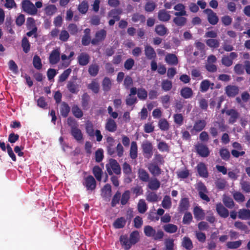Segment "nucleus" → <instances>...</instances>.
Here are the masks:
<instances>
[{"label": "nucleus", "instance_id": "53", "mask_svg": "<svg viewBox=\"0 0 250 250\" xmlns=\"http://www.w3.org/2000/svg\"><path fill=\"white\" fill-rule=\"evenodd\" d=\"M158 126L160 129L163 131H167L169 129V125L166 119H161L158 123Z\"/></svg>", "mask_w": 250, "mask_h": 250}, {"label": "nucleus", "instance_id": "25", "mask_svg": "<svg viewBox=\"0 0 250 250\" xmlns=\"http://www.w3.org/2000/svg\"><path fill=\"white\" fill-rule=\"evenodd\" d=\"M169 12L166 11L165 9L159 10L158 13V19L162 21L166 22L168 21L171 18Z\"/></svg>", "mask_w": 250, "mask_h": 250}, {"label": "nucleus", "instance_id": "16", "mask_svg": "<svg viewBox=\"0 0 250 250\" xmlns=\"http://www.w3.org/2000/svg\"><path fill=\"white\" fill-rule=\"evenodd\" d=\"M190 207L189 199L188 198H183L180 201L178 209L179 212L183 213L189 209Z\"/></svg>", "mask_w": 250, "mask_h": 250}, {"label": "nucleus", "instance_id": "13", "mask_svg": "<svg viewBox=\"0 0 250 250\" xmlns=\"http://www.w3.org/2000/svg\"><path fill=\"white\" fill-rule=\"evenodd\" d=\"M60 60V52L59 48L53 50L49 57V62L51 64H56Z\"/></svg>", "mask_w": 250, "mask_h": 250}, {"label": "nucleus", "instance_id": "5", "mask_svg": "<svg viewBox=\"0 0 250 250\" xmlns=\"http://www.w3.org/2000/svg\"><path fill=\"white\" fill-rule=\"evenodd\" d=\"M227 129V126L223 121H216L213 123V126L209 128V133L213 137H216L218 134V130L224 132Z\"/></svg>", "mask_w": 250, "mask_h": 250}, {"label": "nucleus", "instance_id": "41", "mask_svg": "<svg viewBox=\"0 0 250 250\" xmlns=\"http://www.w3.org/2000/svg\"><path fill=\"white\" fill-rule=\"evenodd\" d=\"M126 224V220L124 217H121L117 218L113 223V226L116 229L123 228Z\"/></svg>", "mask_w": 250, "mask_h": 250}, {"label": "nucleus", "instance_id": "33", "mask_svg": "<svg viewBox=\"0 0 250 250\" xmlns=\"http://www.w3.org/2000/svg\"><path fill=\"white\" fill-rule=\"evenodd\" d=\"M70 111V108L68 104L65 102H62L60 107V112L61 115L63 117L66 118L68 116Z\"/></svg>", "mask_w": 250, "mask_h": 250}, {"label": "nucleus", "instance_id": "28", "mask_svg": "<svg viewBox=\"0 0 250 250\" xmlns=\"http://www.w3.org/2000/svg\"><path fill=\"white\" fill-rule=\"evenodd\" d=\"M129 156L133 160L136 159L138 156V146L135 141H132L131 143Z\"/></svg>", "mask_w": 250, "mask_h": 250}, {"label": "nucleus", "instance_id": "50", "mask_svg": "<svg viewBox=\"0 0 250 250\" xmlns=\"http://www.w3.org/2000/svg\"><path fill=\"white\" fill-rule=\"evenodd\" d=\"M131 20L134 22L140 21V23H143L146 21V17L142 14L134 13L132 16Z\"/></svg>", "mask_w": 250, "mask_h": 250}, {"label": "nucleus", "instance_id": "19", "mask_svg": "<svg viewBox=\"0 0 250 250\" xmlns=\"http://www.w3.org/2000/svg\"><path fill=\"white\" fill-rule=\"evenodd\" d=\"M90 56L85 52L81 53L78 57V62L81 66H85L90 62Z\"/></svg>", "mask_w": 250, "mask_h": 250}, {"label": "nucleus", "instance_id": "11", "mask_svg": "<svg viewBox=\"0 0 250 250\" xmlns=\"http://www.w3.org/2000/svg\"><path fill=\"white\" fill-rule=\"evenodd\" d=\"M106 36V31L104 29H101L95 34V38L93 39L91 42L93 45H97L99 42L104 41Z\"/></svg>", "mask_w": 250, "mask_h": 250}, {"label": "nucleus", "instance_id": "15", "mask_svg": "<svg viewBox=\"0 0 250 250\" xmlns=\"http://www.w3.org/2000/svg\"><path fill=\"white\" fill-rule=\"evenodd\" d=\"M226 95L229 97H234L239 93V87L235 85H227L225 89Z\"/></svg>", "mask_w": 250, "mask_h": 250}, {"label": "nucleus", "instance_id": "20", "mask_svg": "<svg viewBox=\"0 0 250 250\" xmlns=\"http://www.w3.org/2000/svg\"><path fill=\"white\" fill-rule=\"evenodd\" d=\"M197 170L198 173L200 177L203 178H208V169L206 165L203 163H199L197 167Z\"/></svg>", "mask_w": 250, "mask_h": 250}, {"label": "nucleus", "instance_id": "60", "mask_svg": "<svg viewBox=\"0 0 250 250\" xmlns=\"http://www.w3.org/2000/svg\"><path fill=\"white\" fill-rule=\"evenodd\" d=\"M74 116L78 118H81L83 116V112L77 105H74L72 108Z\"/></svg>", "mask_w": 250, "mask_h": 250}, {"label": "nucleus", "instance_id": "42", "mask_svg": "<svg viewBox=\"0 0 250 250\" xmlns=\"http://www.w3.org/2000/svg\"><path fill=\"white\" fill-rule=\"evenodd\" d=\"M99 66L96 63L91 64L88 68V73L92 77H95L98 73Z\"/></svg>", "mask_w": 250, "mask_h": 250}, {"label": "nucleus", "instance_id": "10", "mask_svg": "<svg viewBox=\"0 0 250 250\" xmlns=\"http://www.w3.org/2000/svg\"><path fill=\"white\" fill-rule=\"evenodd\" d=\"M195 149L197 153L202 157H207L210 153L208 147L202 143L197 144L195 146Z\"/></svg>", "mask_w": 250, "mask_h": 250}, {"label": "nucleus", "instance_id": "52", "mask_svg": "<svg viewBox=\"0 0 250 250\" xmlns=\"http://www.w3.org/2000/svg\"><path fill=\"white\" fill-rule=\"evenodd\" d=\"M242 243V242L241 240L236 241H229L227 242L226 246L229 249H235L239 248Z\"/></svg>", "mask_w": 250, "mask_h": 250}, {"label": "nucleus", "instance_id": "48", "mask_svg": "<svg viewBox=\"0 0 250 250\" xmlns=\"http://www.w3.org/2000/svg\"><path fill=\"white\" fill-rule=\"evenodd\" d=\"M130 198V192L129 190H125L122 195H121V204L124 206L126 205L128 202L129 199Z\"/></svg>", "mask_w": 250, "mask_h": 250}, {"label": "nucleus", "instance_id": "24", "mask_svg": "<svg viewBox=\"0 0 250 250\" xmlns=\"http://www.w3.org/2000/svg\"><path fill=\"white\" fill-rule=\"evenodd\" d=\"M193 214L197 220H203L205 218V213L204 210L199 206H196L193 210Z\"/></svg>", "mask_w": 250, "mask_h": 250}, {"label": "nucleus", "instance_id": "45", "mask_svg": "<svg viewBox=\"0 0 250 250\" xmlns=\"http://www.w3.org/2000/svg\"><path fill=\"white\" fill-rule=\"evenodd\" d=\"M137 208L139 213H144L147 209V205L144 199H140L137 205Z\"/></svg>", "mask_w": 250, "mask_h": 250}, {"label": "nucleus", "instance_id": "44", "mask_svg": "<svg viewBox=\"0 0 250 250\" xmlns=\"http://www.w3.org/2000/svg\"><path fill=\"white\" fill-rule=\"evenodd\" d=\"M111 82L109 78L106 77L103 79L102 82V87L104 91H109L111 89Z\"/></svg>", "mask_w": 250, "mask_h": 250}, {"label": "nucleus", "instance_id": "30", "mask_svg": "<svg viewBox=\"0 0 250 250\" xmlns=\"http://www.w3.org/2000/svg\"><path fill=\"white\" fill-rule=\"evenodd\" d=\"M165 61L169 65H176L178 63V58L174 54H167L166 56Z\"/></svg>", "mask_w": 250, "mask_h": 250}, {"label": "nucleus", "instance_id": "62", "mask_svg": "<svg viewBox=\"0 0 250 250\" xmlns=\"http://www.w3.org/2000/svg\"><path fill=\"white\" fill-rule=\"evenodd\" d=\"M234 226L237 229L246 233L249 232L248 227L243 222L240 221H236L234 223Z\"/></svg>", "mask_w": 250, "mask_h": 250}, {"label": "nucleus", "instance_id": "27", "mask_svg": "<svg viewBox=\"0 0 250 250\" xmlns=\"http://www.w3.org/2000/svg\"><path fill=\"white\" fill-rule=\"evenodd\" d=\"M206 125V122L204 120H198L195 122L191 132H192L193 130H195L196 132H200L205 127Z\"/></svg>", "mask_w": 250, "mask_h": 250}, {"label": "nucleus", "instance_id": "64", "mask_svg": "<svg viewBox=\"0 0 250 250\" xmlns=\"http://www.w3.org/2000/svg\"><path fill=\"white\" fill-rule=\"evenodd\" d=\"M173 119L174 122L176 125H178L179 126H181L183 125L184 122V117L182 114H175L173 115Z\"/></svg>", "mask_w": 250, "mask_h": 250}, {"label": "nucleus", "instance_id": "34", "mask_svg": "<svg viewBox=\"0 0 250 250\" xmlns=\"http://www.w3.org/2000/svg\"><path fill=\"white\" fill-rule=\"evenodd\" d=\"M21 45L23 51L25 53H27L29 52L31 48V44L26 37L24 36L22 38Z\"/></svg>", "mask_w": 250, "mask_h": 250}, {"label": "nucleus", "instance_id": "3", "mask_svg": "<svg viewBox=\"0 0 250 250\" xmlns=\"http://www.w3.org/2000/svg\"><path fill=\"white\" fill-rule=\"evenodd\" d=\"M144 231L146 236L152 237L155 241H161L164 236V233L161 229L156 231L152 227L149 225L144 227Z\"/></svg>", "mask_w": 250, "mask_h": 250}, {"label": "nucleus", "instance_id": "56", "mask_svg": "<svg viewBox=\"0 0 250 250\" xmlns=\"http://www.w3.org/2000/svg\"><path fill=\"white\" fill-rule=\"evenodd\" d=\"M92 172L96 179L100 181L102 179V169L98 166H95L93 168Z\"/></svg>", "mask_w": 250, "mask_h": 250}, {"label": "nucleus", "instance_id": "14", "mask_svg": "<svg viewBox=\"0 0 250 250\" xmlns=\"http://www.w3.org/2000/svg\"><path fill=\"white\" fill-rule=\"evenodd\" d=\"M216 210L218 214L222 218H226L229 215V211L221 203L216 205Z\"/></svg>", "mask_w": 250, "mask_h": 250}, {"label": "nucleus", "instance_id": "51", "mask_svg": "<svg viewBox=\"0 0 250 250\" xmlns=\"http://www.w3.org/2000/svg\"><path fill=\"white\" fill-rule=\"evenodd\" d=\"M219 154L221 158L225 161L229 160L230 156L229 151L226 148H221L219 150Z\"/></svg>", "mask_w": 250, "mask_h": 250}, {"label": "nucleus", "instance_id": "6", "mask_svg": "<svg viewBox=\"0 0 250 250\" xmlns=\"http://www.w3.org/2000/svg\"><path fill=\"white\" fill-rule=\"evenodd\" d=\"M106 168L110 175H112L113 173L117 175L121 174V167L118 162L115 159H110L109 163L106 165Z\"/></svg>", "mask_w": 250, "mask_h": 250}, {"label": "nucleus", "instance_id": "7", "mask_svg": "<svg viewBox=\"0 0 250 250\" xmlns=\"http://www.w3.org/2000/svg\"><path fill=\"white\" fill-rule=\"evenodd\" d=\"M23 11L30 15H36L38 9L30 0H23L21 2Z\"/></svg>", "mask_w": 250, "mask_h": 250}, {"label": "nucleus", "instance_id": "1", "mask_svg": "<svg viewBox=\"0 0 250 250\" xmlns=\"http://www.w3.org/2000/svg\"><path fill=\"white\" fill-rule=\"evenodd\" d=\"M104 145L108 155L114 157L116 152L117 155L119 157H122L124 155V148L123 146L120 143H119L116 146L115 140L113 137H107Z\"/></svg>", "mask_w": 250, "mask_h": 250}, {"label": "nucleus", "instance_id": "4", "mask_svg": "<svg viewBox=\"0 0 250 250\" xmlns=\"http://www.w3.org/2000/svg\"><path fill=\"white\" fill-rule=\"evenodd\" d=\"M85 131L88 136L90 137H96V141L100 142L103 139V135L101 131L99 129L94 130V126L93 123L90 121H87L85 124Z\"/></svg>", "mask_w": 250, "mask_h": 250}, {"label": "nucleus", "instance_id": "36", "mask_svg": "<svg viewBox=\"0 0 250 250\" xmlns=\"http://www.w3.org/2000/svg\"><path fill=\"white\" fill-rule=\"evenodd\" d=\"M222 200L224 205L227 208L230 209L234 208L235 203L231 197L227 195H224Z\"/></svg>", "mask_w": 250, "mask_h": 250}, {"label": "nucleus", "instance_id": "59", "mask_svg": "<svg viewBox=\"0 0 250 250\" xmlns=\"http://www.w3.org/2000/svg\"><path fill=\"white\" fill-rule=\"evenodd\" d=\"M33 64L34 67L38 70L42 68V63L41 59L38 55H35L33 57Z\"/></svg>", "mask_w": 250, "mask_h": 250}, {"label": "nucleus", "instance_id": "38", "mask_svg": "<svg viewBox=\"0 0 250 250\" xmlns=\"http://www.w3.org/2000/svg\"><path fill=\"white\" fill-rule=\"evenodd\" d=\"M160 181L157 178H154L149 182L148 187L152 190H156L160 187Z\"/></svg>", "mask_w": 250, "mask_h": 250}, {"label": "nucleus", "instance_id": "54", "mask_svg": "<svg viewBox=\"0 0 250 250\" xmlns=\"http://www.w3.org/2000/svg\"><path fill=\"white\" fill-rule=\"evenodd\" d=\"M182 246L188 250H190L193 248L192 242L189 237H185L183 238Z\"/></svg>", "mask_w": 250, "mask_h": 250}, {"label": "nucleus", "instance_id": "58", "mask_svg": "<svg viewBox=\"0 0 250 250\" xmlns=\"http://www.w3.org/2000/svg\"><path fill=\"white\" fill-rule=\"evenodd\" d=\"M146 199L149 202H156L158 199V196L154 192H149L146 194Z\"/></svg>", "mask_w": 250, "mask_h": 250}, {"label": "nucleus", "instance_id": "9", "mask_svg": "<svg viewBox=\"0 0 250 250\" xmlns=\"http://www.w3.org/2000/svg\"><path fill=\"white\" fill-rule=\"evenodd\" d=\"M204 12L207 15L208 21L210 24L213 25L217 24L219 19L216 13L209 8L205 9Z\"/></svg>", "mask_w": 250, "mask_h": 250}, {"label": "nucleus", "instance_id": "18", "mask_svg": "<svg viewBox=\"0 0 250 250\" xmlns=\"http://www.w3.org/2000/svg\"><path fill=\"white\" fill-rule=\"evenodd\" d=\"M145 54L148 60H155L157 55L154 48L149 45L145 46Z\"/></svg>", "mask_w": 250, "mask_h": 250}, {"label": "nucleus", "instance_id": "39", "mask_svg": "<svg viewBox=\"0 0 250 250\" xmlns=\"http://www.w3.org/2000/svg\"><path fill=\"white\" fill-rule=\"evenodd\" d=\"M173 22L178 26H184L187 21V19L183 16H176L173 20Z\"/></svg>", "mask_w": 250, "mask_h": 250}, {"label": "nucleus", "instance_id": "17", "mask_svg": "<svg viewBox=\"0 0 250 250\" xmlns=\"http://www.w3.org/2000/svg\"><path fill=\"white\" fill-rule=\"evenodd\" d=\"M226 113L227 115L230 116L229 120V123L231 124H233L235 123L239 118L240 115L239 112L234 109L227 110L226 111Z\"/></svg>", "mask_w": 250, "mask_h": 250}, {"label": "nucleus", "instance_id": "31", "mask_svg": "<svg viewBox=\"0 0 250 250\" xmlns=\"http://www.w3.org/2000/svg\"><path fill=\"white\" fill-rule=\"evenodd\" d=\"M138 175L139 179L144 182L149 181V175L148 172L143 168H139L138 171Z\"/></svg>", "mask_w": 250, "mask_h": 250}, {"label": "nucleus", "instance_id": "2", "mask_svg": "<svg viewBox=\"0 0 250 250\" xmlns=\"http://www.w3.org/2000/svg\"><path fill=\"white\" fill-rule=\"evenodd\" d=\"M140 240V234L138 230L133 231L129 235H122L120 237V242L122 246L126 250H129L133 245H135Z\"/></svg>", "mask_w": 250, "mask_h": 250}, {"label": "nucleus", "instance_id": "40", "mask_svg": "<svg viewBox=\"0 0 250 250\" xmlns=\"http://www.w3.org/2000/svg\"><path fill=\"white\" fill-rule=\"evenodd\" d=\"M88 3L86 0L82 1L78 5V10L82 14H85L88 9Z\"/></svg>", "mask_w": 250, "mask_h": 250}, {"label": "nucleus", "instance_id": "29", "mask_svg": "<svg viewBox=\"0 0 250 250\" xmlns=\"http://www.w3.org/2000/svg\"><path fill=\"white\" fill-rule=\"evenodd\" d=\"M70 133L74 138L78 142H80L83 139L82 132L78 127L71 129Z\"/></svg>", "mask_w": 250, "mask_h": 250}, {"label": "nucleus", "instance_id": "57", "mask_svg": "<svg viewBox=\"0 0 250 250\" xmlns=\"http://www.w3.org/2000/svg\"><path fill=\"white\" fill-rule=\"evenodd\" d=\"M57 9L55 5H49L47 6L45 9L44 11L47 16H52L57 12Z\"/></svg>", "mask_w": 250, "mask_h": 250}, {"label": "nucleus", "instance_id": "26", "mask_svg": "<svg viewBox=\"0 0 250 250\" xmlns=\"http://www.w3.org/2000/svg\"><path fill=\"white\" fill-rule=\"evenodd\" d=\"M185 6L182 3H178L174 7V9L179 12H176L174 15L176 16H187V12L185 11Z\"/></svg>", "mask_w": 250, "mask_h": 250}, {"label": "nucleus", "instance_id": "35", "mask_svg": "<svg viewBox=\"0 0 250 250\" xmlns=\"http://www.w3.org/2000/svg\"><path fill=\"white\" fill-rule=\"evenodd\" d=\"M238 217L242 220L250 219V210L247 209H240L238 212Z\"/></svg>", "mask_w": 250, "mask_h": 250}, {"label": "nucleus", "instance_id": "32", "mask_svg": "<svg viewBox=\"0 0 250 250\" xmlns=\"http://www.w3.org/2000/svg\"><path fill=\"white\" fill-rule=\"evenodd\" d=\"M180 95L185 99H188L192 96L193 91L190 87H184L181 89Z\"/></svg>", "mask_w": 250, "mask_h": 250}, {"label": "nucleus", "instance_id": "46", "mask_svg": "<svg viewBox=\"0 0 250 250\" xmlns=\"http://www.w3.org/2000/svg\"><path fill=\"white\" fill-rule=\"evenodd\" d=\"M176 174L178 178L182 179L187 178L190 174L189 171L187 167H185L183 170L177 171Z\"/></svg>", "mask_w": 250, "mask_h": 250}, {"label": "nucleus", "instance_id": "23", "mask_svg": "<svg viewBox=\"0 0 250 250\" xmlns=\"http://www.w3.org/2000/svg\"><path fill=\"white\" fill-rule=\"evenodd\" d=\"M148 169L153 176H157L159 175L162 172L161 169L156 163H150L148 165Z\"/></svg>", "mask_w": 250, "mask_h": 250}, {"label": "nucleus", "instance_id": "8", "mask_svg": "<svg viewBox=\"0 0 250 250\" xmlns=\"http://www.w3.org/2000/svg\"><path fill=\"white\" fill-rule=\"evenodd\" d=\"M141 148L145 158L150 159L152 157L153 146L151 142L148 140L144 141L141 144Z\"/></svg>", "mask_w": 250, "mask_h": 250}, {"label": "nucleus", "instance_id": "37", "mask_svg": "<svg viewBox=\"0 0 250 250\" xmlns=\"http://www.w3.org/2000/svg\"><path fill=\"white\" fill-rule=\"evenodd\" d=\"M167 31V28L163 24L157 25L155 28V32L160 36L165 35Z\"/></svg>", "mask_w": 250, "mask_h": 250}, {"label": "nucleus", "instance_id": "55", "mask_svg": "<svg viewBox=\"0 0 250 250\" xmlns=\"http://www.w3.org/2000/svg\"><path fill=\"white\" fill-rule=\"evenodd\" d=\"M207 45L210 48H217L219 47L220 42L219 40L214 39H209L206 41Z\"/></svg>", "mask_w": 250, "mask_h": 250}, {"label": "nucleus", "instance_id": "21", "mask_svg": "<svg viewBox=\"0 0 250 250\" xmlns=\"http://www.w3.org/2000/svg\"><path fill=\"white\" fill-rule=\"evenodd\" d=\"M66 87L68 91L72 94H77L80 90L79 85L75 81H69Z\"/></svg>", "mask_w": 250, "mask_h": 250}, {"label": "nucleus", "instance_id": "47", "mask_svg": "<svg viewBox=\"0 0 250 250\" xmlns=\"http://www.w3.org/2000/svg\"><path fill=\"white\" fill-rule=\"evenodd\" d=\"M164 230L169 233H175L177 231L178 228L176 225L172 224H168L163 226Z\"/></svg>", "mask_w": 250, "mask_h": 250}, {"label": "nucleus", "instance_id": "63", "mask_svg": "<svg viewBox=\"0 0 250 250\" xmlns=\"http://www.w3.org/2000/svg\"><path fill=\"white\" fill-rule=\"evenodd\" d=\"M158 149L161 152H169V146L164 141L160 142L157 145Z\"/></svg>", "mask_w": 250, "mask_h": 250}, {"label": "nucleus", "instance_id": "22", "mask_svg": "<svg viewBox=\"0 0 250 250\" xmlns=\"http://www.w3.org/2000/svg\"><path fill=\"white\" fill-rule=\"evenodd\" d=\"M117 125L115 121L111 119L108 118L106 120V123L105 125V129L110 132H114L117 130Z\"/></svg>", "mask_w": 250, "mask_h": 250}, {"label": "nucleus", "instance_id": "12", "mask_svg": "<svg viewBox=\"0 0 250 250\" xmlns=\"http://www.w3.org/2000/svg\"><path fill=\"white\" fill-rule=\"evenodd\" d=\"M83 185L86 187L87 190H93L96 187V182L94 177L89 175L85 178Z\"/></svg>", "mask_w": 250, "mask_h": 250}, {"label": "nucleus", "instance_id": "43", "mask_svg": "<svg viewBox=\"0 0 250 250\" xmlns=\"http://www.w3.org/2000/svg\"><path fill=\"white\" fill-rule=\"evenodd\" d=\"M213 85V83H211L208 80H203L200 83V88L202 92H205L208 90L210 85Z\"/></svg>", "mask_w": 250, "mask_h": 250}, {"label": "nucleus", "instance_id": "49", "mask_svg": "<svg viewBox=\"0 0 250 250\" xmlns=\"http://www.w3.org/2000/svg\"><path fill=\"white\" fill-rule=\"evenodd\" d=\"M90 96L87 93H84L82 96V106L83 109H87L88 106Z\"/></svg>", "mask_w": 250, "mask_h": 250}, {"label": "nucleus", "instance_id": "61", "mask_svg": "<svg viewBox=\"0 0 250 250\" xmlns=\"http://www.w3.org/2000/svg\"><path fill=\"white\" fill-rule=\"evenodd\" d=\"M137 96L141 100H146L147 97V92L146 90L143 88L138 89Z\"/></svg>", "mask_w": 250, "mask_h": 250}]
</instances>
